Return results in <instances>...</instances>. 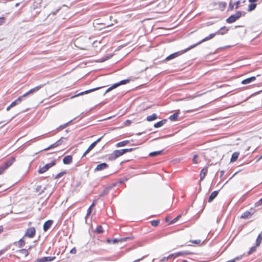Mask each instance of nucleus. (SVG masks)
Returning a JSON list of instances; mask_svg holds the SVG:
<instances>
[{
  "label": "nucleus",
  "mask_w": 262,
  "mask_h": 262,
  "mask_svg": "<svg viewBox=\"0 0 262 262\" xmlns=\"http://www.w3.org/2000/svg\"><path fill=\"white\" fill-rule=\"evenodd\" d=\"M55 165V162L54 161H52L50 163H48L46 164L43 167L40 168L38 171L39 173H43L47 171L50 168L54 166Z\"/></svg>",
  "instance_id": "obj_8"
},
{
  "label": "nucleus",
  "mask_w": 262,
  "mask_h": 262,
  "mask_svg": "<svg viewBox=\"0 0 262 262\" xmlns=\"http://www.w3.org/2000/svg\"><path fill=\"white\" fill-rule=\"evenodd\" d=\"M65 173H66L65 171H62V172L59 173L56 176H55V179H58V178L61 177L62 176H63L65 174Z\"/></svg>",
  "instance_id": "obj_38"
},
{
  "label": "nucleus",
  "mask_w": 262,
  "mask_h": 262,
  "mask_svg": "<svg viewBox=\"0 0 262 262\" xmlns=\"http://www.w3.org/2000/svg\"><path fill=\"white\" fill-rule=\"evenodd\" d=\"M226 29V27H222V28H221V30H222V29Z\"/></svg>",
  "instance_id": "obj_61"
},
{
  "label": "nucleus",
  "mask_w": 262,
  "mask_h": 262,
  "mask_svg": "<svg viewBox=\"0 0 262 262\" xmlns=\"http://www.w3.org/2000/svg\"><path fill=\"white\" fill-rule=\"evenodd\" d=\"M18 5H19V4H18V3H17V4H16V7H17V6H18Z\"/></svg>",
  "instance_id": "obj_64"
},
{
  "label": "nucleus",
  "mask_w": 262,
  "mask_h": 262,
  "mask_svg": "<svg viewBox=\"0 0 262 262\" xmlns=\"http://www.w3.org/2000/svg\"><path fill=\"white\" fill-rule=\"evenodd\" d=\"M182 262H188L186 260H183Z\"/></svg>",
  "instance_id": "obj_60"
},
{
  "label": "nucleus",
  "mask_w": 262,
  "mask_h": 262,
  "mask_svg": "<svg viewBox=\"0 0 262 262\" xmlns=\"http://www.w3.org/2000/svg\"><path fill=\"white\" fill-rule=\"evenodd\" d=\"M128 239H130V238L129 237H124V238H119V239L115 238V239H112V243L113 244H116V243H117L118 242H125V241H126Z\"/></svg>",
  "instance_id": "obj_18"
},
{
  "label": "nucleus",
  "mask_w": 262,
  "mask_h": 262,
  "mask_svg": "<svg viewBox=\"0 0 262 262\" xmlns=\"http://www.w3.org/2000/svg\"><path fill=\"white\" fill-rule=\"evenodd\" d=\"M129 142V140H124V141H123L118 143L116 146L117 147L124 146L126 145H127Z\"/></svg>",
  "instance_id": "obj_25"
},
{
  "label": "nucleus",
  "mask_w": 262,
  "mask_h": 262,
  "mask_svg": "<svg viewBox=\"0 0 262 262\" xmlns=\"http://www.w3.org/2000/svg\"><path fill=\"white\" fill-rule=\"evenodd\" d=\"M11 107H12V106H10V105L9 106H8L7 107L6 110H7V111H9L10 110V109Z\"/></svg>",
  "instance_id": "obj_54"
},
{
  "label": "nucleus",
  "mask_w": 262,
  "mask_h": 262,
  "mask_svg": "<svg viewBox=\"0 0 262 262\" xmlns=\"http://www.w3.org/2000/svg\"><path fill=\"white\" fill-rule=\"evenodd\" d=\"M256 4L251 3V4H250L249 5L248 11L250 12V11L254 10L256 8Z\"/></svg>",
  "instance_id": "obj_32"
},
{
  "label": "nucleus",
  "mask_w": 262,
  "mask_h": 262,
  "mask_svg": "<svg viewBox=\"0 0 262 262\" xmlns=\"http://www.w3.org/2000/svg\"><path fill=\"white\" fill-rule=\"evenodd\" d=\"M94 206H95V202H93L92 204L89 207V208L88 209L86 217H88L91 214V212H92V207Z\"/></svg>",
  "instance_id": "obj_30"
},
{
  "label": "nucleus",
  "mask_w": 262,
  "mask_h": 262,
  "mask_svg": "<svg viewBox=\"0 0 262 262\" xmlns=\"http://www.w3.org/2000/svg\"><path fill=\"white\" fill-rule=\"evenodd\" d=\"M239 156V153L237 152H234L231 157V158L230 159L231 162H234L236 161Z\"/></svg>",
  "instance_id": "obj_23"
},
{
  "label": "nucleus",
  "mask_w": 262,
  "mask_h": 262,
  "mask_svg": "<svg viewBox=\"0 0 262 262\" xmlns=\"http://www.w3.org/2000/svg\"><path fill=\"white\" fill-rule=\"evenodd\" d=\"M60 9H61V7H60L55 11H53L52 12L53 15H55L56 14L57 12L59 11L60 10Z\"/></svg>",
  "instance_id": "obj_47"
},
{
  "label": "nucleus",
  "mask_w": 262,
  "mask_h": 262,
  "mask_svg": "<svg viewBox=\"0 0 262 262\" xmlns=\"http://www.w3.org/2000/svg\"><path fill=\"white\" fill-rule=\"evenodd\" d=\"M4 17H0V25H2L4 23Z\"/></svg>",
  "instance_id": "obj_45"
},
{
  "label": "nucleus",
  "mask_w": 262,
  "mask_h": 262,
  "mask_svg": "<svg viewBox=\"0 0 262 262\" xmlns=\"http://www.w3.org/2000/svg\"><path fill=\"white\" fill-rule=\"evenodd\" d=\"M102 137L99 138V139H98L96 141H95L94 143H95V145H96L97 143H98L100 141V140H101Z\"/></svg>",
  "instance_id": "obj_48"
},
{
  "label": "nucleus",
  "mask_w": 262,
  "mask_h": 262,
  "mask_svg": "<svg viewBox=\"0 0 262 262\" xmlns=\"http://www.w3.org/2000/svg\"><path fill=\"white\" fill-rule=\"evenodd\" d=\"M157 118V115L156 114H153L151 115L148 116L146 118V120L148 122H150L156 120Z\"/></svg>",
  "instance_id": "obj_21"
},
{
  "label": "nucleus",
  "mask_w": 262,
  "mask_h": 262,
  "mask_svg": "<svg viewBox=\"0 0 262 262\" xmlns=\"http://www.w3.org/2000/svg\"><path fill=\"white\" fill-rule=\"evenodd\" d=\"M134 148H126V149H120V150H115L113 151L112 154H111L109 157L108 159L110 160H115L118 157H120L121 156L123 155V154H125L127 152H130L133 151Z\"/></svg>",
  "instance_id": "obj_3"
},
{
  "label": "nucleus",
  "mask_w": 262,
  "mask_h": 262,
  "mask_svg": "<svg viewBox=\"0 0 262 262\" xmlns=\"http://www.w3.org/2000/svg\"><path fill=\"white\" fill-rule=\"evenodd\" d=\"M41 188V186H38L37 187V190H39V189H40Z\"/></svg>",
  "instance_id": "obj_59"
},
{
  "label": "nucleus",
  "mask_w": 262,
  "mask_h": 262,
  "mask_svg": "<svg viewBox=\"0 0 262 262\" xmlns=\"http://www.w3.org/2000/svg\"><path fill=\"white\" fill-rule=\"evenodd\" d=\"M234 8V4L231 2H230L229 5L228 10H232Z\"/></svg>",
  "instance_id": "obj_42"
},
{
  "label": "nucleus",
  "mask_w": 262,
  "mask_h": 262,
  "mask_svg": "<svg viewBox=\"0 0 262 262\" xmlns=\"http://www.w3.org/2000/svg\"><path fill=\"white\" fill-rule=\"evenodd\" d=\"M240 3H241V1H237L235 3V9H238L239 7V4H240Z\"/></svg>",
  "instance_id": "obj_44"
},
{
  "label": "nucleus",
  "mask_w": 262,
  "mask_h": 262,
  "mask_svg": "<svg viewBox=\"0 0 262 262\" xmlns=\"http://www.w3.org/2000/svg\"><path fill=\"white\" fill-rule=\"evenodd\" d=\"M216 33H220L219 31H218L217 32H216L215 33L210 34L208 36L205 37V38H204L203 39H202V40L199 41L198 43H196L193 46H190L189 48L185 49V50H182V51H178V52H177L173 54H170V55H169L165 58V60H170L172 59H173L176 57H178L179 56L185 53L186 52H187V51L189 50L190 49L193 48V47H195L196 46L200 45L204 41L209 40L213 38L215 36V35Z\"/></svg>",
  "instance_id": "obj_1"
},
{
  "label": "nucleus",
  "mask_w": 262,
  "mask_h": 262,
  "mask_svg": "<svg viewBox=\"0 0 262 262\" xmlns=\"http://www.w3.org/2000/svg\"><path fill=\"white\" fill-rule=\"evenodd\" d=\"M108 167V165L105 163L98 164L95 169V171H99L104 170Z\"/></svg>",
  "instance_id": "obj_12"
},
{
  "label": "nucleus",
  "mask_w": 262,
  "mask_h": 262,
  "mask_svg": "<svg viewBox=\"0 0 262 262\" xmlns=\"http://www.w3.org/2000/svg\"><path fill=\"white\" fill-rule=\"evenodd\" d=\"M259 201L260 202V203L262 204V198H261V199L259 200Z\"/></svg>",
  "instance_id": "obj_62"
},
{
  "label": "nucleus",
  "mask_w": 262,
  "mask_h": 262,
  "mask_svg": "<svg viewBox=\"0 0 262 262\" xmlns=\"http://www.w3.org/2000/svg\"><path fill=\"white\" fill-rule=\"evenodd\" d=\"M180 217H181V215H179L178 216H177L176 217H175L174 219H173L171 221L170 224H173V223H175L176 222H177Z\"/></svg>",
  "instance_id": "obj_41"
},
{
  "label": "nucleus",
  "mask_w": 262,
  "mask_h": 262,
  "mask_svg": "<svg viewBox=\"0 0 262 262\" xmlns=\"http://www.w3.org/2000/svg\"><path fill=\"white\" fill-rule=\"evenodd\" d=\"M140 259H137V260H135V261H134V262H138V261H140Z\"/></svg>",
  "instance_id": "obj_58"
},
{
  "label": "nucleus",
  "mask_w": 262,
  "mask_h": 262,
  "mask_svg": "<svg viewBox=\"0 0 262 262\" xmlns=\"http://www.w3.org/2000/svg\"><path fill=\"white\" fill-rule=\"evenodd\" d=\"M256 247H256V245L254 247H251L248 252V254L250 255V254H252L253 252H254L256 250Z\"/></svg>",
  "instance_id": "obj_37"
},
{
  "label": "nucleus",
  "mask_w": 262,
  "mask_h": 262,
  "mask_svg": "<svg viewBox=\"0 0 262 262\" xmlns=\"http://www.w3.org/2000/svg\"><path fill=\"white\" fill-rule=\"evenodd\" d=\"M255 79H256V77L255 76H252V77H249L248 78L243 80L242 81V83L243 84H247L250 83L254 81Z\"/></svg>",
  "instance_id": "obj_16"
},
{
  "label": "nucleus",
  "mask_w": 262,
  "mask_h": 262,
  "mask_svg": "<svg viewBox=\"0 0 262 262\" xmlns=\"http://www.w3.org/2000/svg\"><path fill=\"white\" fill-rule=\"evenodd\" d=\"M261 159H262V155L257 159V161H259Z\"/></svg>",
  "instance_id": "obj_57"
},
{
  "label": "nucleus",
  "mask_w": 262,
  "mask_h": 262,
  "mask_svg": "<svg viewBox=\"0 0 262 262\" xmlns=\"http://www.w3.org/2000/svg\"><path fill=\"white\" fill-rule=\"evenodd\" d=\"M18 252L22 254L23 255H24L25 256H27L29 255V252H28V250L25 249H22L18 250Z\"/></svg>",
  "instance_id": "obj_29"
},
{
  "label": "nucleus",
  "mask_w": 262,
  "mask_h": 262,
  "mask_svg": "<svg viewBox=\"0 0 262 262\" xmlns=\"http://www.w3.org/2000/svg\"><path fill=\"white\" fill-rule=\"evenodd\" d=\"M112 55H110V56L107 57V58H105L103 59L102 60V61H104L106 60V59H107L110 58L111 57H112Z\"/></svg>",
  "instance_id": "obj_53"
},
{
  "label": "nucleus",
  "mask_w": 262,
  "mask_h": 262,
  "mask_svg": "<svg viewBox=\"0 0 262 262\" xmlns=\"http://www.w3.org/2000/svg\"><path fill=\"white\" fill-rule=\"evenodd\" d=\"M162 153V150H159L157 151H153L149 153V155L150 157H155L160 155Z\"/></svg>",
  "instance_id": "obj_28"
},
{
  "label": "nucleus",
  "mask_w": 262,
  "mask_h": 262,
  "mask_svg": "<svg viewBox=\"0 0 262 262\" xmlns=\"http://www.w3.org/2000/svg\"><path fill=\"white\" fill-rule=\"evenodd\" d=\"M224 173V171L223 170L221 171V177H222Z\"/></svg>",
  "instance_id": "obj_56"
},
{
  "label": "nucleus",
  "mask_w": 262,
  "mask_h": 262,
  "mask_svg": "<svg viewBox=\"0 0 262 262\" xmlns=\"http://www.w3.org/2000/svg\"><path fill=\"white\" fill-rule=\"evenodd\" d=\"M219 194L218 191H214L211 193L209 196H216Z\"/></svg>",
  "instance_id": "obj_40"
},
{
  "label": "nucleus",
  "mask_w": 262,
  "mask_h": 262,
  "mask_svg": "<svg viewBox=\"0 0 262 262\" xmlns=\"http://www.w3.org/2000/svg\"><path fill=\"white\" fill-rule=\"evenodd\" d=\"M96 145L95 143H92L88 148L86 150V151L83 154L82 157L85 156L87 154H88L92 149H93L95 147Z\"/></svg>",
  "instance_id": "obj_22"
},
{
  "label": "nucleus",
  "mask_w": 262,
  "mask_h": 262,
  "mask_svg": "<svg viewBox=\"0 0 262 262\" xmlns=\"http://www.w3.org/2000/svg\"><path fill=\"white\" fill-rule=\"evenodd\" d=\"M112 239H107L106 241H107V242L108 243H111L112 242Z\"/></svg>",
  "instance_id": "obj_55"
},
{
  "label": "nucleus",
  "mask_w": 262,
  "mask_h": 262,
  "mask_svg": "<svg viewBox=\"0 0 262 262\" xmlns=\"http://www.w3.org/2000/svg\"><path fill=\"white\" fill-rule=\"evenodd\" d=\"M62 161H63V163L64 164H69L72 161V157L70 155L66 156L63 158Z\"/></svg>",
  "instance_id": "obj_15"
},
{
  "label": "nucleus",
  "mask_w": 262,
  "mask_h": 262,
  "mask_svg": "<svg viewBox=\"0 0 262 262\" xmlns=\"http://www.w3.org/2000/svg\"><path fill=\"white\" fill-rule=\"evenodd\" d=\"M23 237V238H20L18 242H17V246L18 248H21L24 247L25 245L26 242L24 240Z\"/></svg>",
  "instance_id": "obj_24"
},
{
  "label": "nucleus",
  "mask_w": 262,
  "mask_h": 262,
  "mask_svg": "<svg viewBox=\"0 0 262 262\" xmlns=\"http://www.w3.org/2000/svg\"><path fill=\"white\" fill-rule=\"evenodd\" d=\"M207 168H203L201 170V173H200V179H201V180H202L204 178V177H205L206 174L207 173Z\"/></svg>",
  "instance_id": "obj_27"
},
{
  "label": "nucleus",
  "mask_w": 262,
  "mask_h": 262,
  "mask_svg": "<svg viewBox=\"0 0 262 262\" xmlns=\"http://www.w3.org/2000/svg\"><path fill=\"white\" fill-rule=\"evenodd\" d=\"M242 16V12L237 11L235 14L231 15L226 19V22L228 24H231L235 22Z\"/></svg>",
  "instance_id": "obj_6"
},
{
  "label": "nucleus",
  "mask_w": 262,
  "mask_h": 262,
  "mask_svg": "<svg viewBox=\"0 0 262 262\" xmlns=\"http://www.w3.org/2000/svg\"><path fill=\"white\" fill-rule=\"evenodd\" d=\"M15 161L14 158H11L10 159L7 160L4 164L0 166V174H2Z\"/></svg>",
  "instance_id": "obj_4"
},
{
  "label": "nucleus",
  "mask_w": 262,
  "mask_h": 262,
  "mask_svg": "<svg viewBox=\"0 0 262 262\" xmlns=\"http://www.w3.org/2000/svg\"><path fill=\"white\" fill-rule=\"evenodd\" d=\"M66 138H61L59 140H58L55 143L51 145L49 147H47V148L45 149V150H49L52 148L57 147L61 144H62L63 142V140H66Z\"/></svg>",
  "instance_id": "obj_11"
},
{
  "label": "nucleus",
  "mask_w": 262,
  "mask_h": 262,
  "mask_svg": "<svg viewBox=\"0 0 262 262\" xmlns=\"http://www.w3.org/2000/svg\"><path fill=\"white\" fill-rule=\"evenodd\" d=\"M190 242L192 244H196V245H201V240H200V239L190 240Z\"/></svg>",
  "instance_id": "obj_36"
},
{
  "label": "nucleus",
  "mask_w": 262,
  "mask_h": 262,
  "mask_svg": "<svg viewBox=\"0 0 262 262\" xmlns=\"http://www.w3.org/2000/svg\"><path fill=\"white\" fill-rule=\"evenodd\" d=\"M257 1V0H249V2L251 3H254Z\"/></svg>",
  "instance_id": "obj_52"
},
{
  "label": "nucleus",
  "mask_w": 262,
  "mask_h": 262,
  "mask_svg": "<svg viewBox=\"0 0 262 262\" xmlns=\"http://www.w3.org/2000/svg\"><path fill=\"white\" fill-rule=\"evenodd\" d=\"M35 234H36V229H35V227H31L28 228L26 230L24 237L32 238L35 235Z\"/></svg>",
  "instance_id": "obj_7"
},
{
  "label": "nucleus",
  "mask_w": 262,
  "mask_h": 262,
  "mask_svg": "<svg viewBox=\"0 0 262 262\" xmlns=\"http://www.w3.org/2000/svg\"><path fill=\"white\" fill-rule=\"evenodd\" d=\"M178 116H179V114L178 113H174L173 115H171L169 117V119L171 121H174V120H176L177 119Z\"/></svg>",
  "instance_id": "obj_34"
},
{
  "label": "nucleus",
  "mask_w": 262,
  "mask_h": 262,
  "mask_svg": "<svg viewBox=\"0 0 262 262\" xmlns=\"http://www.w3.org/2000/svg\"><path fill=\"white\" fill-rule=\"evenodd\" d=\"M129 80H122L121 81H120L118 83H115L114 84H113L112 86L110 87L109 88H108L106 91H105V94L109 92L110 91H111L112 90L117 88V86H118L119 85H121V84H125L127 82H128Z\"/></svg>",
  "instance_id": "obj_9"
},
{
  "label": "nucleus",
  "mask_w": 262,
  "mask_h": 262,
  "mask_svg": "<svg viewBox=\"0 0 262 262\" xmlns=\"http://www.w3.org/2000/svg\"><path fill=\"white\" fill-rule=\"evenodd\" d=\"M45 85H46V84H40V85L30 90L29 91L26 92L25 94L19 96L17 99H16L15 101L12 102L11 103V104H10V106L14 107V106H16V105L19 104L25 97L37 92L41 88H43Z\"/></svg>",
  "instance_id": "obj_2"
},
{
  "label": "nucleus",
  "mask_w": 262,
  "mask_h": 262,
  "mask_svg": "<svg viewBox=\"0 0 262 262\" xmlns=\"http://www.w3.org/2000/svg\"><path fill=\"white\" fill-rule=\"evenodd\" d=\"M95 232L99 234L103 233V230L102 227L101 225L98 226L95 230Z\"/></svg>",
  "instance_id": "obj_33"
},
{
  "label": "nucleus",
  "mask_w": 262,
  "mask_h": 262,
  "mask_svg": "<svg viewBox=\"0 0 262 262\" xmlns=\"http://www.w3.org/2000/svg\"><path fill=\"white\" fill-rule=\"evenodd\" d=\"M72 120H71L69 122L66 123V124L60 126L59 128H63L67 127L70 123H71L72 122Z\"/></svg>",
  "instance_id": "obj_39"
},
{
  "label": "nucleus",
  "mask_w": 262,
  "mask_h": 262,
  "mask_svg": "<svg viewBox=\"0 0 262 262\" xmlns=\"http://www.w3.org/2000/svg\"><path fill=\"white\" fill-rule=\"evenodd\" d=\"M262 241V232H261L257 237L256 240V247H259Z\"/></svg>",
  "instance_id": "obj_20"
},
{
  "label": "nucleus",
  "mask_w": 262,
  "mask_h": 262,
  "mask_svg": "<svg viewBox=\"0 0 262 262\" xmlns=\"http://www.w3.org/2000/svg\"><path fill=\"white\" fill-rule=\"evenodd\" d=\"M100 88V87H98V88H94V89H90V90H89L85 91L84 92L79 93L77 94V95H74L73 96H72L71 97V98H74L75 97H78V96H81V95H83L84 94H89V93H90L91 92H94L95 91H96V90L99 89Z\"/></svg>",
  "instance_id": "obj_10"
},
{
  "label": "nucleus",
  "mask_w": 262,
  "mask_h": 262,
  "mask_svg": "<svg viewBox=\"0 0 262 262\" xmlns=\"http://www.w3.org/2000/svg\"><path fill=\"white\" fill-rule=\"evenodd\" d=\"M215 198H209L208 202H211Z\"/></svg>",
  "instance_id": "obj_51"
},
{
  "label": "nucleus",
  "mask_w": 262,
  "mask_h": 262,
  "mask_svg": "<svg viewBox=\"0 0 262 262\" xmlns=\"http://www.w3.org/2000/svg\"><path fill=\"white\" fill-rule=\"evenodd\" d=\"M160 224L159 220H152L151 221V225L154 227L158 226Z\"/></svg>",
  "instance_id": "obj_35"
},
{
  "label": "nucleus",
  "mask_w": 262,
  "mask_h": 262,
  "mask_svg": "<svg viewBox=\"0 0 262 262\" xmlns=\"http://www.w3.org/2000/svg\"><path fill=\"white\" fill-rule=\"evenodd\" d=\"M198 155H194L193 156V160H192V161H193V162L194 163H195V164L198 163V161H196V158H198Z\"/></svg>",
  "instance_id": "obj_43"
},
{
  "label": "nucleus",
  "mask_w": 262,
  "mask_h": 262,
  "mask_svg": "<svg viewBox=\"0 0 262 262\" xmlns=\"http://www.w3.org/2000/svg\"><path fill=\"white\" fill-rule=\"evenodd\" d=\"M117 185V184H114L113 186H110L107 188H106L105 189L103 190V193H102V195H106L110 194L109 191H112V189L114 187H115Z\"/></svg>",
  "instance_id": "obj_17"
},
{
  "label": "nucleus",
  "mask_w": 262,
  "mask_h": 262,
  "mask_svg": "<svg viewBox=\"0 0 262 262\" xmlns=\"http://www.w3.org/2000/svg\"><path fill=\"white\" fill-rule=\"evenodd\" d=\"M5 251H6V250H5V249L1 250H0V256H1L2 254H3Z\"/></svg>",
  "instance_id": "obj_49"
},
{
  "label": "nucleus",
  "mask_w": 262,
  "mask_h": 262,
  "mask_svg": "<svg viewBox=\"0 0 262 262\" xmlns=\"http://www.w3.org/2000/svg\"><path fill=\"white\" fill-rule=\"evenodd\" d=\"M55 257H43L40 258H38L36 260L35 262H48L52 261L55 259Z\"/></svg>",
  "instance_id": "obj_13"
},
{
  "label": "nucleus",
  "mask_w": 262,
  "mask_h": 262,
  "mask_svg": "<svg viewBox=\"0 0 262 262\" xmlns=\"http://www.w3.org/2000/svg\"><path fill=\"white\" fill-rule=\"evenodd\" d=\"M4 231V227L3 226H0V234Z\"/></svg>",
  "instance_id": "obj_50"
},
{
  "label": "nucleus",
  "mask_w": 262,
  "mask_h": 262,
  "mask_svg": "<svg viewBox=\"0 0 262 262\" xmlns=\"http://www.w3.org/2000/svg\"><path fill=\"white\" fill-rule=\"evenodd\" d=\"M166 121L167 119H164L159 122H158L154 124V127L155 128L160 127L162 126L166 122Z\"/></svg>",
  "instance_id": "obj_19"
},
{
  "label": "nucleus",
  "mask_w": 262,
  "mask_h": 262,
  "mask_svg": "<svg viewBox=\"0 0 262 262\" xmlns=\"http://www.w3.org/2000/svg\"><path fill=\"white\" fill-rule=\"evenodd\" d=\"M192 254V252L189 251H180L174 253L169 255L166 258L164 257L166 259H168L170 258L173 257L176 258L179 256H184L186 255H190Z\"/></svg>",
  "instance_id": "obj_5"
},
{
  "label": "nucleus",
  "mask_w": 262,
  "mask_h": 262,
  "mask_svg": "<svg viewBox=\"0 0 262 262\" xmlns=\"http://www.w3.org/2000/svg\"><path fill=\"white\" fill-rule=\"evenodd\" d=\"M53 221L52 220H48L46 221L43 226V229L45 231H47L52 226Z\"/></svg>",
  "instance_id": "obj_14"
},
{
  "label": "nucleus",
  "mask_w": 262,
  "mask_h": 262,
  "mask_svg": "<svg viewBox=\"0 0 262 262\" xmlns=\"http://www.w3.org/2000/svg\"><path fill=\"white\" fill-rule=\"evenodd\" d=\"M126 122H127V123H130V120H127Z\"/></svg>",
  "instance_id": "obj_63"
},
{
  "label": "nucleus",
  "mask_w": 262,
  "mask_h": 262,
  "mask_svg": "<svg viewBox=\"0 0 262 262\" xmlns=\"http://www.w3.org/2000/svg\"><path fill=\"white\" fill-rule=\"evenodd\" d=\"M226 3L225 2H221L219 4V8L221 10L223 11L226 7Z\"/></svg>",
  "instance_id": "obj_31"
},
{
  "label": "nucleus",
  "mask_w": 262,
  "mask_h": 262,
  "mask_svg": "<svg viewBox=\"0 0 262 262\" xmlns=\"http://www.w3.org/2000/svg\"><path fill=\"white\" fill-rule=\"evenodd\" d=\"M76 252V250L75 249V248H73L70 251V253H72V254H75Z\"/></svg>",
  "instance_id": "obj_46"
},
{
  "label": "nucleus",
  "mask_w": 262,
  "mask_h": 262,
  "mask_svg": "<svg viewBox=\"0 0 262 262\" xmlns=\"http://www.w3.org/2000/svg\"><path fill=\"white\" fill-rule=\"evenodd\" d=\"M251 216V213H250V212L247 211L242 214V215H241V217L246 219L249 218Z\"/></svg>",
  "instance_id": "obj_26"
}]
</instances>
